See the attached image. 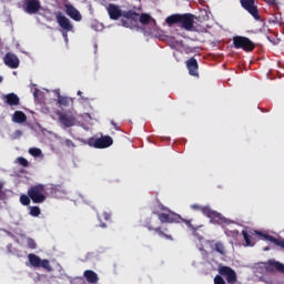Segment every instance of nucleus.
Returning a JSON list of instances; mask_svg holds the SVG:
<instances>
[{"label":"nucleus","mask_w":284,"mask_h":284,"mask_svg":"<svg viewBox=\"0 0 284 284\" xmlns=\"http://www.w3.org/2000/svg\"><path fill=\"white\" fill-rule=\"evenodd\" d=\"M83 276L87 283H91V284L99 283V275L92 270L84 271Z\"/></svg>","instance_id":"19"},{"label":"nucleus","mask_w":284,"mask_h":284,"mask_svg":"<svg viewBox=\"0 0 284 284\" xmlns=\"http://www.w3.org/2000/svg\"><path fill=\"white\" fill-rule=\"evenodd\" d=\"M83 92L78 91V97H81L82 101H88V98H83Z\"/></svg>","instance_id":"40"},{"label":"nucleus","mask_w":284,"mask_h":284,"mask_svg":"<svg viewBox=\"0 0 284 284\" xmlns=\"http://www.w3.org/2000/svg\"><path fill=\"white\" fill-rule=\"evenodd\" d=\"M57 23L62 28V30H65V32H72L73 26L72 22H70V19H68L65 16H63L61 12L55 13Z\"/></svg>","instance_id":"12"},{"label":"nucleus","mask_w":284,"mask_h":284,"mask_svg":"<svg viewBox=\"0 0 284 284\" xmlns=\"http://www.w3.org/2000/svg\"><path fill=\"white\" fill-rule=\"evenodd\" d=\"M20 203L22 205H30V195H26V194L20 195Z\"/></svg>","instance_id":"33"},{"label":"nucleus","mask_w":284,"mask_h":284,"mask_svg":"<svg viewBox=\"0 0 284 284\" xmlns=\"http://www.w3.org/2000/svg\"><path fill=\"white\" fill-rule=\"evenodd\" d=\"M98 219L100 221V227H108V225L103 223V221H112V213L103 212L102 214H98Z\"/></svg>","instance_id":"22"},{"label":"nucleus","mask_w":284,"mask_h":284,"mask_svg":"<svg viewBox=\"0 0 284 284\" xmlns=\"http://www.w3.org/2000/svg\"><path fill=\"white\" fill-rule=\"evenodd\" d=\"M108 14L112 21H119L121 17H123V11L119 8V6L110 3L106 8Z\"/></svg>","instance_id":"15"},{"label":"nucleus","mask_w":284,"mask_h":284,"mask_svg":"<svg viewBox=\"0 0 284 284\" xmlns=\"http://www.w3.org/2000/svg\"><path fill=\"white\" fill-rule=\"evenodd\" d=\"M191 210L202 212V214H204V216H207V219H210L212 223H217L219 225H221V223H225V219L223 217V215L214 210H211L210 206L193 204L191 205Z\"/></svg>","instance_id":"2"},{"label":"nucleus","mask_w":284,"mask_h":284,"mask_svg":"<svg viewBox=\"0 0 284 284\" xmlns=\"http://www.w3.org/2000/svg\"><path fill=\"white\" fill-rule=\"evenodd\" d=\"M18 134H21V131H17Z\"/></svg>","instance_id":"43"},{"label":"nucleus","mask_w":284,"mask_h":284,"mask_svg":"<svg viewBox=\"0 0 284 284\" xmlns=\"http://www.w3.org/2000/svg\"><path fill=\"white\" fill-rule=\"evenodd\" d=\"M272 22L276 26H283V16L281 13H274L272 18Z\"/></svg>","instance_id":"28"},{"label":"nucleus","mask_w":284,"mask_h":284,"mask_svg":"<svg viewBox=\"0 0 284 284\" xmlns=\"http://www.w3.org/2000/svg\"><path fill=\"white\" fill-rule=\"evenodd\" d=\"M113 143L114 140H112L110 135L89 139V145H91V148H97L98 150H105V148H110Z\"/></svg>","instance_id":"8"},{"label":"nucleus","mask_w":284,"mask_h":284,"mask_svg":"<svg viewBox=\"0 0 284 284\" xmlns=\"http://www.w3.org/2000/svg\"><path fill=\"white\" fill-rule=\"evenodd\" d=\"M41 214V209L39 206H31L30 207V215L31 216H39Z\"/></svg>","instance_id":"32"},{"label":"nucleus","mask_w":284,"mask_h":284,"mask_svg":"<svg viewBox=\"0 0 284 284\" xmlns=\"http://www.w3.org/2000/svg\"><path fill=\"white\" fill-rule=\"evenodd\" d=\"M121 24L123 28H130V30L139 28V13L133 10L123 11Z\"/></svg>","instance_id":"4"},{"label":"nucleus","mask_w":284,"mask_h":284,"mask_svg":"<svg viewBox=\"0 0 284 284\" xmlns=\"http://www.w3.org/2000/svg\"><path fill=\"white\" fill-rule=\"evenodd\" d=\"M111 125H113V128H114V130H116V132L121 131V128H119L114 121H111Z\"/></svg>","instance_id":"38"},{"label":"nucleus","mask_w":284,"mask_h":284,"mask_svg":"<svg viewBox=\"0 0 284 284\" xmlns=\"http://www.w3.org/2000/svg\"><path fill=\"white\" fill-rule=\"evenodd\" d=\"M29 154L31 156H41L42 152H41V149L39 148H31L29 149Z\"/></svg>","instance_id":"31"},{"label":"nucleus","mask_w":284,"mask_h":284,"mask_svg":"<svg viewBox=\"0 0 284 284\" xmlns=\"http://www.w3.org/2000/svg\"><path fill=\"white\" fill-rule=\"evenodd\" d=\"M64 145H65L67 148H75L74 142H73L72 140H70V139H67V140L64 141Z\"/></svg>","instance_id":"36"},{"label":"nucleus","mask_w":284,"mask_h":284,"mask_svg":"<svg viewBox=\"0 0 284 284\" xmlns=\"http://www.w3.org/2000/svg\"><path fill=\"white\" fill-rule=\"evenodd\" d=\"M28 196L33 203H43L45 201V185L37 184L28 190Z\"/></svg>","instance_id":"5"},{"label":"nucleus","mask_w":284,"mask_h":284,"mask_svg":"<svg viewBox=\"0 0 284 284\" xmlns=\"http://www.w3.org/2000/svg\"><path fill=\"white\" fill-rule=\"evenodd\" d=\"M221 276H224L230 284H234L236 282V272L232 270L230 266L220 267Z\"/></svg>","instance_id":"14"},{"label":"nucleus","mask_w":284,"mask_h":284,"mask_svg":"<svg viewBox=\"0 0 284 284\" xmlns=\"http://www.w3.org/2000/svg\"><path fill=\"white\" fill-rule=\"evenodd\" d=\"M12 121L14 123H26V121H28V116L22 111H16Z\"/></svg>","instance_id":"23"},{"label":"nucleus","mask_w":284,"mask_h":284,"mask_svg":"<svg viewBox=\"0 0 284 284\" xmlns=\"http://www.w3.org/2000/svg\"><path fill=\"white\" fill-rule=\"evenodd\" d=\"M16 163H19V165H21L22 168H29L30 166V162H28V160L23 156L17 158Z\"/></svg>","instance_id":"30"},{"label":"nucleus","mask_w":284,"mask_h":284,"mask_svg":"<svg viewBox=\"0 0 284 284\" xmlns=\"http://www.w3.org/2000/svg\"><path fill=\"white\" fill-rule=\"evenodd\" d=\"M145 227L149 230V232H155V234H158V236H160L161 239H166V241H174L172 235L168 233V229L163 230L161 229V226L152 227V225L150 224H146Z\"/></svg>","instance_id":"16"},{"label":"nucleus","mask_w":284,"mask_h":284,"mask_svg":"<svg viewBox=\"0 0 284 284\" xmlns=\"http://www.w3.org/2000/svg\"><path fill=\"white\" fill-rule=\"evenodd\" d=\"M24 12L27 14H37L41 10V1L39 0H24Z\"/></svg>","instance_id":"10"},{"label":"nucleus","mask_w":284,"mask_h":284,"mask_svg":"<svg viewBox=\"0 0 284 284\" xmlns=\"http://www.w3.org/2000/svg\"><path fill=\"white\" fill-rule=\"evenodd\" d=\"M58 104L60 108H68V105H70V98L58 93Z\"/></svg>","instance_id":"26"},{"label":"nucleus","mask_w":284,"mask_h":284,"mask_svg":"<svg viewBox=\"0 0 284 284\" xmlns=\"http://www.w3.org/2000/svg\"><path fill=\"white\" fill-rule=\"evenodd\" d=\"M211 248L214 250V252H217V254H221V256H225V245L222 242H211Z\"/></svg>","instance_id":"20"},{"label":"nucleus","mask_w":284,"mask_h":284,"mask_svg":"<svg viewBox=\"0 0 284 284\" xmlns=\"http://www.w3.org/2000/svg\"><path fill=\"white\" fill-rule=\"evenodd\" d=\"M267 40H268V41H272V40H270V37H267Z\"/></svg>","instance_id":"46"},{"label":"nucleus","mask_w":284,"mask_h":284,"mask_svg":"<svg viewBox=\"0 0 284 284\" xmlns=\"http://www.w3.org/2000/svg\"><path fill=\"white\" fill-rule=\"evenodd\" d=\"M268 6H278V1L276 0H266Z\"/></svg>","instance_id":"37"},{"label":"nucleus","mask_w":284,"mask_h":284,"mask_svg":"<svg viewBox=\"0 0 284 284\" xmlns=\"http://www.w3.org/2000/svg\"><path fill=\"white\" fill-rule=\"evenodd\" d=\"M265 250V252H267V250H270L268 247H266V248H264Z\"/></svg>","instance_id":"44"},{"label":"nucleus","mask_w":284,"mask_h":284,"mask_svg":"<svg viewBox=\"0 0 284 284\" xmlns=\"http://www.w3.org/2000/svg\"><path fill=\"white\" fill-rule=\"evenodd\" d=\"M214 284H225V280L221 275L214 277Z\"/></svg>","instance_id":"35"},{"label":"nucleus","mask_w":284,"mask_h":284,"mask_svg":"<svg viewBox=\"0 0 284 284\" xmlns=\"http://www.w3.org/2000/svg\"><path fill=\"white\" fill-rule=\"evenodd\" d=\"M240 3L242 8L247 10L256 21L261 19V14H258V7H256V0H240Z\"/></svg>","instance_id":"9"},{"label":"nucleus","mask_w":284,"mask_h":284,"mask_svg":"<svg viewBox=\"0 0 284 284\" xmlns=\"http://www.w3.org/2000/svg\"><path fill=\"white\" fill-rule=\"evenodd\" d=\"M267 40H268V41H272V40H270V37H267Z\"/></svg>","instance_id":"45"},{"label":"nucleus","mask_w":284,"mask_h":284,"mask_svg":"<svg viewBox=\"0 0 284 284\" xmlns=\"http://www.w3.org/2000/svg\"><path fill=\"white\" fill-rule=\"evenodd\" d=\"M233 47L235 50H244V52H254L256 44L247 37L235 36L233 37Z\"/></svg>","instance_id":"3"},{"label":"nucleus","mask_w":284,"mask_h":284,"mask_svg":"<svg viewBox=\"0 0 284 284\" xmlns=\"http://www.w3.org/2000/svg\"><path fill=\"white\" fill-rule=\"evenodd\" d=\"M27 247H29V250H37V242H34L32 239H29L27 241Z\"/></svg>","instance_id":"34"},{"label":"nucleus","mask_w":284,"mask_h":284,"mask_svg":"<svg viewBox=\"0 0 284 284\" xmlns=\"http://www.w3.org/2000/svg\"><path fill=\"white\" fill-rule=\"evenodd\" d=\"M6 99V103L8 105H19L20 100H19V95L14 94V93H9L4 97Z\"/></svg>","instance_id":"21"},{"label":"nucleus","mask_w":284,"mask_h":284,"mask_svg":"<svg viewBox=\"0 0 284 284\" xmlns=\"http://www.w3.org/2000/svg\"><path fill=\"white\" fill-rule=\"evenodd\" d=\"M180 23L184 30L192 32L194 30V14L184 13L181 16Z\"/></svg>","instance_id":"11"},{"label":"nucleus","mask_w":284,"mask_h":284,"mask_svg":"<svg viewBox=\"0 0 284 284\" xmlns=\"http://www.w3.org/2000/svg\"><path fill=\"white\" fill-rule=\"evenodd\" d=\"M138 19H139L140 23H142V26H148L150 23V21H152V17H150V14H148V13L139 14Z\"/></svg>","instance_id":"27"},{"label":"nucleus","mask_w":284,"mask_h":284,"mask_svg":"<svg viewBox=\"0 0 284 284\" xmlns=\"http://www.w3.org/2000/svg\"><path fill=\"white\" fill-rule=\"evenodd\" d=\"M0 196H3V183L0 182Z\"/></svg>","instance_id":"41"},{"label":"nucleus","mask_w":284,"mask_h":284,"mask_svg":"<svg viewBox=\"0 0 284 284\" xmlns=\"http://www.w3.org/2000/svg\"><path fill=\"white\" fill-rule=\"evenodd\" d=\"M271 267H274L277 272H281V274H284V264L281 262H271Z\"/></svg>","instance_id":"29"},{"label":"nucleus","mask_w":284,"mask_h":284,"mask_svg":"<svg viewBox=\"0 0 284 284\" xmlns=\"http://www.w3.org/2000/svg\"><path fill=\"white\" fill-rule=\"evenodd\" d=\"M3 63L8 68H11V70H17V68H19L20 61H19V58L17 57V54H14L12 52H7L3 58Z\"/></svg>","instance_id":"13"},{"label":"nucleus","mask_w":284,"mask_h":284,"mask_svg":"<svg viewBox=\"0 0 284 284\" xmlns=\"http://www.w3.org/2000/svg\"><path fill=\"white\" fill-rule=\"evenodd\" d=\"M39 89H34V91H33V97H34V99H38L39 98Z\"/></svg>","instance_id":"39"},{"label":"nucleus","mask_w":284,"mask_h":284,"mask_svg":"<svg viewBox=\"0 0 284 284\" xmlns=\"http://www.w3.org/2000/svg\"><path fill=\"white\" fill-rule=\"evenodd\" d=\"M182 14H172L166 18L168 26H174L175 23H181Z\"/></svg>","instance_id":"25"},{"label":"nucleus","mask_w":284,"mask_h":284,"mask_svg":"<svg viewBox=\"0 0 284 284\" xmlns=\"http://www.w3.org/2000/svg\"><path fill=\"white\" fill-rule=\"evenodd\" d=\"M64 8H65V14H68L70 19H73V21H81L82 19L81 12H79L77 8H74V6L64 4Z\"/></svg>","instance_id":"17"},{"label":"nucleus","mask_w":284,"mask_h":284,"mask_svg":"<svg viewBox=\"0 0 284 284\" xmlns=\"http://www.w3.org/2000/svg\"><path fill=\"white\" fill-rule=\"evenodd\" d=\"M3 81V77L0 75V83Z\"/></svg>","instance_id":"42"},{"label":"nucleus","mask_w":284,"mask_h":284,"mask_svg":"<svg viewBox=\"0 0 284 284\" xmlns=\"http://www.w3.org/2000/svg\"><path fill=\"white\" fill-rule=\"evenodd\" d=\"M186 68L191 77H199V61L195 58H190L186 61Z\"/></svg>","instance_id":"18"},{"label":"nucleus","mask_w":284,"mask_h":284,"mask_svg":"<svg viewBox=\"0 0 284 284\" xmlns=\"http://www.w3.org/2000/svg\"><path fill=\"white\" fill-rule=\"evenodd\" d=\"M59 123L64 128H74L77 125V116L71 111L67 112H57Z\"/></svg>","instance_id":"7"},{"label":"nucleus","mask_w":284,"mask_h":284,"mask_svg":"<svg viewBox=\"0 0 284 284\" xmlns=\"http://www.w3.org/2000/svg\"><path fill=\"white\" fill-rule=\"evenodd\" d=\"M28 261L31 267H42L45 272H53L52 265H50V260H41V257L37 254L30 253L28 254Z\"/></svg>","instance_id":"6"},{"label":"nucleus","mask_w":284,"mask_h":284,"mask_svg":"<svg viewBox=\"0 0 284 284\" xmlns=\"http://www.w3.org/2000/svg\"><path fill=\"white\" fill-rule=\"evenodd\" d=\"M242 236H243L246 245H248L251 247L255 245L256 240H254V237L252 235H250V233H247V231L243 230L242 231Z\"/></svg>","instance_id":"24"},{"label":"nucleus","mask_w":284,"mask_h":284,"mask_svg":"<svg viewBox=\"0 0 284 284\" xmlns=\"http://www.w3.org/2000/svg\"><path fill=\"white\" fill-rule=\"evenodd\" d=\"M158 219L161 223H184L190 230H194L192 220L183 219L180 214L169 211V213L158 214Z\"/></svg>","instance_id":"1"}]
</instances>
